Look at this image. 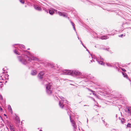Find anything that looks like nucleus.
I'll return each instance as SVG.
<instances>
[{"label": "nucleus", "instance_id": "f257e3e1", "mask_svg": "<svg viewBox=\"0 0 131 131\" xmlns=\"http://www.w3.org/2000/svg\"><path fill=\"white\" fill-rule=\"evenodd\" d=\"M29 55L31 57L30 58L27 56H23L21 57L20 56L18 57V59L20 61L24 64H26L27 63L26 60H28L29 61H31V60H37V59L36 58L33 57L32 54L30 53H29Z\"/></svg>", "mask_w": 131, "mask_h": 131}, {"label": "nucleus", "instance_id": "f03ea898", "mask_svg": "<svg viewBox=\"0 0 131 131\" xmlns=\"http://www.w3.org/2000/svg\"><path fill=\"white\" fill-rule=\"evenodd\" d=\"M66 72L63 71L62 74H72V75H80L82 74L78 71H72L71 70H65Z\"/></svg>", "mask_w": 131, "mask_h": 131}, {"label": "nucleus", "instance_id": "7ed1b4c3", "mask_svg": "<svg viewBox=\"0 0 131 131\" xmlns=\"http://www.w3.org/2000/svg\"><path fill=\"white\" fill-rule=\"evenodd\" d=\"M51 84L49 83L48 84H47L46 87V91L48 94H50L52 93V89L51 87Z\"/></svg>", "mask_w": 131, "mask_h": 131}, {"label": "nucleus", "instance_id": "20e7f679", "mask_svg": "<svg viewBox=\"0 0 131 131\" xmlns=\"http://www.w3.org/2000/svg\"><path fill=\"white\" fill-rule=\"evenodd\" d=\"M99 58H97L96 59L97 61H98L99 64L101 65L103 64V62L102 61L103 60V59L102 58L101 56H100V59Z\"/></svg>", "mask_w": 131, "mask_h": 131}, {"label": "nucleus", "instance_id": "39448f33", "mask_svg": "<svg viewBox=\"0 0 131 131\" xmlns=\"http://www.w3.org/2000/svg\"><path fill=\"white\" fill-rule=\"evenodd\" d=\"M70 121L71 122L72 124V126L74 128H75L77 127L76 125L75 124V122L73 120H72L71 119V117H70Z\"/></svg>", "mask_w": 131, "mask_h": 131}, {"label": "nucleus", "instance_id": "423d86ee", "mask_svg": "<svg viewBox=\"0 0 131 131\" xmlns=\"http://www.w3.org/2000/svg\"><path fill=\"white\" fill-rule=\"evenodd\" d=\"M15 120L16 121V123L17 124L20 123V121L19 120V117L18 116H16L15 117Z\"/></svg>", "mask_w": 131, "mask_h": 131}, {"label": "nucleus", "instance_id": "0eeeda50", "mask_svg": "<svg viewBox=\"0 0 131 131\" xmlns=\"http://www.w3.org/2000/svg\"><path fill=\"white\" fill-rule=\"evenodd\" d=\"M61 101H60L59 104L60 107L62 108L64 106V105L63 104V100L62 98H61Z\"/></svg>", "mask_w": 131, "mask_h": 131}, {"label": "nucleus", "instance_id": "6e6552de", "mask_svg": "<svg viewBox=\"0 0 131 131\" xmlns=\"http://www.w3.org/2000/svg\"><path fill=\"white\" fill-rule=\"evenodd\" d=\"M56 11L57 10L52 9H51L49 10V13L51 15L53 14L54 12H56Z\"/></svg>", "mask_w": 131, "mask_h": 131}, {"label": "nucleus", "instance_id": "1a4fd4ad", "mask_svg": "<svg viewBox=\"0 0 131 131\" xmlns=\"http://www.w3.org/2000/svg\"><path fill=\"white\" fill-rule=\"evenodd\" d=\"M44 74L43 72H40L38 75V77L40 79H41L43 77Z\"/></svg>", "mask_w": 131, "mask_h": 131}, {"label": "nucleus", "instance_id": "9d476101", "mask_svg": "<svg viewBox=\"0 0 131 131\" xmlns=\"http://www.w3.org/2000/svg\"><path fill=\"white\" fill-rule=\"evenodd\" d=\"M58 13L60 16H62L64 17L67 16V14L64 13H62L61 12H59Z\"/></svg>", "mask_w": 131, "mask_h": 131}, {"label": "nucleus", "instance_id": "9b49d317", "mask_svg": "<svg viewBox=\"0 0 131 131\" xmlns=\"http://www.w3.org/2000/svg\"><path fill=\"white\" fill-rule=\"evenodd\" d=\"M36 10H41V8H40L37 5H35L34 6Z\"/></svg>", "mask_w": 131, "mask_h": 131}, {"label": "nucleus", "instance_id": "f8f14e48", "mask_svg": "<svg viewBox=\"0 0 131 131\" xmlns=\"http://www.w3.org/2000/svg\"><path fill=\"white\" fill-rule=\"evenodd\" d=\"M37 74V71L36 70L32 71L31 72V74L32 75H35Z\"/></svg>", "mask_w": 131, "mask_h": 131}, {"label": "nucleus", "instance_id": "ddd939ff", "mask_svg": "<svg viewBox=\"0 0 131 131\" xmlns=\"http://www.w3.org/2000/svg\"><path fill=\"white\" fill-rule=\"evenodd\" d=\"M108 38L106 36H102L101 37L102 39H106Z\"/></svg>", "mask_w": 131, "mask_h": 131}, {"label": "nucleus", "instance_id": "4468645a", "mask_svg": "<svg viewBox=\"0 0 131 131\" xmlns=\"http://www.w3.org/2000/svg\"><path fill=\"white\" fill-rule=\"evenodd\" d=\"M128 113L131 114V108L128 107Z\"/></svg>", "mask_w": 131, "mask_h": 131}, {"label": "nucleus", "instance_id": "2eb2a0df", "mask_svg": "<svg viewBox=\"0 0 131 131\" xmlns=\"http://www.w3.org/2000/svg\"><path fill=\"white\" fill-rule=\"evenodd\" d=\"M123 74L124 76V77H126V78H128V76L126 74V73L125 72H123L122 73Z\"/></svg>", "mask_w": 131, "mask_h": 131}, {"label": "nucleus", "instance_id": "dca6fc26", "mask_svg": "<svg viewBox=\"0 0 131 131\" xmlns=\"http://www.w3.org/2000/svg\"><path fill=\"white\" fill-rule=\"evenodd\" d=\"M9 126L10 130L14 129V127L12 124H10L9 125Z\"/></svg>", "mask_w": 131, "mask_h": 131}, {"label": "nucleus", "instance_id": "f3484780", "mask_svg": "<svg viewBox=\"0 0 131 131\" xmlns=\"http://www.w3.org/2000/svg\"><path fill=\"white\" fill-rule=\"evenodd\" d=\"M14 52L16 54H18V55L20 54H19L18 53V51L17 50H14Z\"/></svg>", "mask_w": 131, "mask_h": 131}, {"label": "nucleus", "instance_id": "a211bd4d", "mask_svg": "<svg viewBox=\"0 0 131 131\" xmlns=\"http://www.w3.org/2000/svg\"><path fill=\"white\" fill-rule=\"evenodd\" d=\"M8 109L10 110V111H12V108L10 106V105H9L8 106Z\"/></svg>", "mask_w": 131, "mask_h": 131}, {"label": "nucleus", "instance_id": "6ab92c4d", "mask_svg": "<svg viewBox=\"0 0 131 131\" xmlns=\"http://www.w3.org/2000/svg\"><path fill=\"white\" fill-rule=\"evenodd\" d=\"M71 23L72 26H73V28L74 29V30L75 31V27L74 26V23L73 22H71Z\"/></svg>", "mask_w": 131, "mask_h": 131}, {"label": "nucleus", "instance_id": "aec40b11", "mask_svg": "<svg viewBox=\"0 0 131 131\" xmlns=\"http://www.w3.org/2000/svg\"><path fill=\"white\" fill-rule=\"evenodd\" d=\"M127 126L128 127H131V124L130 123H128L127 125Z\"/></svg>", "mask_w": 131, "mask_h": 131}, {"label": "nucleus", "instance_id": "412c9836", "mask_svg": "<svg viewBox=\"0 0 131 131\" xmlns=\"http://www.w3.org/2000/svg\"><path fill=\"white\" fill-rule=\"evenodd\" d=\"M20 2L22 4H24V0H19Z\"/></svg>", "mask_w": 131, "mask_h": 131}, {"label": "nucleus", "instance_id": "4be33fe9", "mask_svg": "<svg viewBox=\"0 0 131 131\" xmlns=\"http://www.w3.org/2000/svg\"><path fill=\"white\" fill-rule=\"evenodd\" d=\"M124 119H123L122 120H121V122L122 123H123L124 122Z\"/></svg>", "mask_w": 131, "mask_h": 131}, {"label": "nucleus", "instance_id": "5701e85b", "mask_svg": "<svg viewBox=\"0 0 131 131\" xmlns=\"http://www.w3.org/2000/svg\"><path fill=\"white\" fill-rule=\"evenodd\" d=\"M93 95H94L96 97H97V95H96V94H95V93H93Z\"/></svg>", "mask_w": 131, "mask_h": 131}, {"label": "nucleus", "instance_id": "b1692460", "mask_svg": "<svg viewBox=\"0 0 131 131\" xmlns=\"http://www.w3.org/2000/svg\"><path fill=\"white\" fill-rule=\"evenodd\" d=\"M122 70H123V71H126V70L125 69H124L122 68Z\"/></svg>", "mask_w": 131, "mask_h": 131}, {"label": "nucleus", "instance_id": "393cba45", "mask_svg": "<svg viewBox=\"0 0 131 131\" xmlns=\"http://www.w3.org/2000/svg\"><path fill=\"white\" fill-rule=\"evenodd\" d=\"M106 64L108 66H111V65H110L109 64L107 63Z\"/></svg>", "mask_w": 131, "mask_h": 131}, {"label": "nucleus", "instance_id": "a878e982", "mask_svg": "<svg viewBox=\"0 0 131 131\" xmlns=\"http://www.w3.org/2000/svg\"><path fill=\"white\" fill-rule=\"evenodd\" d=\"M123 36V34H122L121 35H120L119 36V37H122Z\"/></svg>", "mask_w": 131, "mask_h": 131}, {"label": "nucleus", "instance_id": "bb28decb", "mask_svg": "<svg viewBox=\"0 0 131 131\" xmlns=\"http://www.w3.org/2000/svg\"><path fill=\"white\" fill-rule=\"evenodd\" d=\"M2 111V108L1 107V106H0V111Z\"/></svg>", "mask_w": 131, "mask_h": 131}, {"label": "nucleus", "instance_id": "cd10ccee", "mask_svg": "<svg viewBox=\"0 0 131 131\" xmlns=\"http://www.w3.org/2000/svg\"><path fill=\"white\" fill-rule=\"evenodd\" d=\"M11 130V131H15V130H14V129H11V130Z\"/></svg>", "mask_w": 131, "mask_h": 131}, {"label": "nucleus", "instance_id": "c85d7f7f", "mask_svg": "<svg viewBox=\"0 0 131 131\" xmlns=\"http://www.w3.org/2000/svg\"><path fill=\"white\" fill-rule=\"evenodd\" d=\"M21 47H22L24 48V45H21Z\"/></svg>", "mask_w": 131, "mask_h": 131}, {"label": "nucleus", "instance_id": "c756f323", "mask_svg": "<svg viewBox=\"0 0 131 131\" xmlns=\"http://www.w3.org/2000/svg\"><path fill=\"white\" fill-rule=\"evenodd\" d=\"M91 98H92V99L94 101H95V100L94 99L92 98V97H91Z\"/></svg>", "mask_w": 131, "mask_h": 131}, {"label": "nucleus", "instance_id": "7c9ffc66", "mask_svg": "<svg viewBox=\"0 0 131 131\" xmlns=\"http://www.w3.org/2000/svg\"><path fill=\"white\" fill-rule=\"evenodd\" d=\"M4 115L5 116H6V118H7V117L6 116V115L5 114H4Z\"/></svg>", "mask_w": 131, "mask_h": 131}, {"label": "nucleus", "instance_id": "2f4dec72", "mask_svg": "<svg viewBox=\"0 0 131 131\" xmlns=\"http://www.w3.org/2000/svg\"><path fill=\"white\" fill-rule=\"evenodd\" d=\"M90 91H91V92H94V91H93V90H91Z\"/></svg>", "mask_w": 131, "mask_h": 131}, {"label": "nucleus", "instance_id": "473e14b6", "mask_svg": "<svg viewBox=\"0 0 131 131\" xmlns=\"http://www.w3.org/2000/svg\"><path fill=\"white\" fill-rule=\"evenodd\" d=\"M81 41V43H82V42L81 41Z\"/></svg>", "mask_w": 131, "mask_h": 131}, {"label": "nucleus", "instance_id": "72a5a7b5", "mask_svg": "<svg viewBox=\"0 0 131 131\" xmlns=\"http://www.w3.org/2000/svg\"><path fill=\"white\" fill-rule=\"evenodd\" d=\"M82 45H83V47H84V46H83V44L82 43Z\"/></svg>", "mask_w": 131, "mask_h": 131}, {"label": "nucleus", "instance_id": "f704fd0d", "mask_svg": "<svg viewBox=\"0 0 131 131\" xmlns=\"http://www.w3.org/2000/svg\"><path fill=\"white\" fill-rule=\"evenodd\" d=\"M40 131H42V130H40Z\"/></svg>", "mask_w": 131, "mask_h": 131}, {"label": "nucleus", "instance_id": "c9c22d12", "mask_svg": "<svg viewBox=\"0 0 131 131\" xmlns=\"http://www.w3.org/2000/svg\"><path fill=\"white\" fill-rule=\"evenodd\" d=\"M78 39H79V37H78Z\"/></svg>", "mask_w": 131, "mask_h": 131}, {"label": "nucleus", "instance_id": "e433bc0d", "mask_svg": "<svg viewBox=\"0 0 131 131\" xmlns=\"http://www.w3.org/2000/svg\"><path fill=\"white\" fill-rule=\"evenodd\" d=\"M84 47H85V48H86L85 46H84Z\"/></svg>", "mask_w": 131, "mask_h": 131}]
</instances>
